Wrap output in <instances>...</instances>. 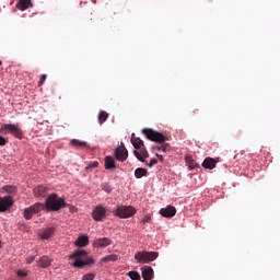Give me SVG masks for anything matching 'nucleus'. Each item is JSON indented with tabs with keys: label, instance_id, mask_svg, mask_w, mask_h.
Returning a JSON list of instances; mask_svg holds the SVG:
<instances>
[{
	"label": "nucleus",
	"instance_id": "32",
	"mask_svg": "<svg viewBox=\"0 0 280 280\" xmlns=\"http://www.w3.org/2000/svg\"><path fill=\"white\" fill-rule=\"evenodd\" d=\"M101 187H102L103 191H106V194H110V191H113V188L107 183L102 184Z\"/></svg>",
	"mask_w": 280,
	"mask_h": 280
},
{
	"label": "nucleus",
	"instance_id": "28",
	"mask_svg": "<svg viewBox=\"0 0 280 280\" xmlns=\"http://www.w3.org/2000/svg\"><path fill=\"white\" fill-rule=\"evenodd\" d=\"M1 189L4 194H16V186L13 185H5Z\"/></svg>",
	"mask_w": 280,
	"mask_h": 280
},
{
	"label": "nucleus",
	"instance_id": "23",
	"mask_svg": "<svg viewBox=\"0 0 280 280\" xmlns=\"http://www.w3.org/2000/svg\"><path fill=\"white\" fill-rule=\"evenodd\" d=\"M54 233H56V228H47L42 232L40 237L42 240H49L54 237Z\"/></svg>",
	"mask_w": 280,
	"mask_h": 280
},
{
	"label": "nucleus",
	"instance_id": "41",
	"mask_svg": "<svg viewBox=\"0 0 280 280\" xmlns=\"http://www.w3.org/2000/svg\"><path fill=\"white\" fill-rule=\"evenodd\" d=\"M1 65H3V62H2V61H0V67H1Z\"/></svg>",
	"mask_w": 280,
	"mask_h": 280
},
{
	"label": "nucleus",
	"instance_id": "34",
	"mask_svg": "<svg viewBox=\"0 0 280 280\" xmlns=\"http://www.w3.org/2000/svg\"><path fill=\"white\" fill-rule=\"evenodd\" d=\"M143 163H145V165H148V167H154V165H156V163H159V160L153 158V159H151L150 163H148L147 161Z\"/></svg>",
	"mask_w": 280,
	"mask_h": 280
},
{
	"label": "nucleus",
	"instance_id": "21",
	"mask_svg": "<svg viewBox=\"0 0 280 280\" xmlns=\"http://www.w3.org/2000/svg\"><path fill=\"white\" fill-rule=\"evenodd\" d=\"M131 143L136 150H141L145 148V144H143V140H141V138H135V133H132Z\"/></svg>",
	"mask_w": 280,
	"mask_h": 280
},
{
	"label": "nucleus",
	"instance_id": "4",
	"mask_svg": "<svg viewBox=\"0 0 280 280\" xmlns=\"http://www.w3.org/2000/svg\"><path fill=\"white\" fill-rule=\"evenodd\" d=\"M159 257V254L156 252H137L135 254V259L137 264H150V261H154Z\"/></svg>",
	"mask_w": 280,
	"mask_h": 280
},
{
	"label": "nucleus",
	"instance_id": "6",
	"mask_svg": "<svg viewBox=\"0 0 280 280\" xmlns=\"http://www.w3.org/2000/svg\"><path fill=\"white\" fill-rule=\"evenodd\" d=\"M0 132L2 135H8V132H10L11 135L15 136L16 139H23V131L19 127H16V125H2L0 128Z\"/></svg>",
	"mask_w": 280,
	"mask_h": 280
},
{
	"label": "nucleus",
	"instance_id": "1",
	"mask_svg": "<svg viewBox=\"0 0 280 280\" xmlns=\"http://www.w3.org/2000/svg\"><path fill=\"white\" fill-rule=\"evenodd\" d=\"M72 259L73 268H84V266H93L95 259L89 257V253L84 249H79L69 256Z\"/></svg>",
	"mask_w": 280,
	"mask_h": 280
},
{
	"label": "nucleus",
	"instance_id": "30",
	"mask_svg": "<svg viewBox=\"0 0 280 280\" xmlns=\"http://www.w3.org/2000/svg\"><path fill=\"white\" fill-rule=\"evenodd\" d=\"M128 276L131 280H141V276L137 271H129Z\"/></svg>",
	"mask_w": 280,
	"mask_h": 280
},
{
	"label": "nucleus",
	"instance_id": "22",
	"mask_svg": "<svg viewBox=\"0 0 280 280\" xmlns=\"http://www.w3.org/2000/svg\"><path fill=\"white\" fill-rule=\"evenodd\" d=\"M186 165L188 170H198V167H200V165H198V162H196V160H194L191 155L186 156Z\"/></svg>",
	"mask_w": 280,
	"mask_h": 280
},
{
	"label": "nucleus",
	"instance_id": "15",
	"mask_svg": "<svg viewBox=\"0 0 280 280\" xmlns=\"http://www.w3.org/2000/svg\"><path fill=\"white\" fill-rule=\"evenodd\" d=\"M154 277V270L150 266L142 267V279L152 280Z\"/></svg>",
	"mask_w": 280,
	"mask_h": 280
},
{
	"label": "nucleus",
	"instance_id": "11",
	"mask_svg": "<svg viewBox=\"0 0 280 280\" xmlns=\"http://www.w3.org/2000/svg\"><path fill=\"white\" fill-rule=\"evenodd\" d=\"M113 241L108 237L96 238L93 243L94 248H106V246H110Z\"/></svg>",
	"mask_w": 280,
	"mask_h": 280
},
{
	"label": "nucleus",
	"instance_id": "7",
	"mask_svg": "<svg viewBox=\"0 0 280 280\" xmlns=\"http://www.w3.org/2000/svg\"><path fill=\"white\" fill-rule=\"evenodd\" d=\"M45 209V203L36 202L35 205L24 209L23 217L25 220H32L36 213H40Z\"/></svg>",
	"mask_w": 280,
	"mask_h": 280
},
{
	"label": "nucleus",
	"instance_id": "18",
	"mask_svg": "<svg viewBox=\"0 0 280 280\" xmlns=\"http://www.w3.org/2000/svg\"><path fill=\"white\" fill-rule=\"evenodd\" d=\"M18 10L25 12L28 8H32V0H19L16 3Z\"/></svg>",
	"mask_w": 280,
	"mask_h": 280
},
{
	"label": "nucleus",
	"instance_id": "5",
	"mask_svg": "<svg viewBox=\"0 0 280 280\" xmlns=\"http://www.w3.org/2000/svg\"><path fill=\"white\" fill-rule=\"evenodd\" d=\"M114 215L117 218L126 219L132 218L137 213V209L132 206H118L116 210L113 211Z\"/></svg>",
	"mask_w": 280,
	"mask_h": 280
},
{
	"label": "nucleus",
	"instance_id": "42",
	"mask_svg": "<svg viewBox=\"0 0 280 280\" xmlns=\"http://www.w3.org/2000/svg\"><path fill=\"white\" fill-rule=\"evenodd\" d=\"M0 248H1V242H0Z\"/></svg>",
	"mask_w": 280,
	"mask_h": 280
},
{
	"label": "nucleus",
	"instance_id": "29",
	"mask_svg": "<svg viewBox=\"0 0 280 280\" xmlns=\"http://www.w3.org/2000/svg\"><path fill=\"white\" fill-rule=\"evenodd\" d=\"M106 119H108V113L102 110L98 114V122L102 125L104 124V121H106Z\"/></svg>",
	"mask_w": 280,
	"mask_h": 280
},
{
	"label": "nucleus",
	"instance_id": "14",
	"mask_svg": "<svg viewBox=\"0 0 280 280\" xmlns=\"http://www.w3.org/2000/svg\"><path fill=\"white\" fill-rule=\"evenodd\" d=\"M133 154H135L136 159H138V161H140L141 163H145V159H148V156H150L145 147H142V149H140V153H139V151L135 150Z\"/></svg>",
	"mask_w": 280,
	"mask_h": 280
},
{
	"label": "nucleus",
	"instance_id": "2",
	"mask_svg": "<svg viewBox=\"0 0 280 280\" xmlns=\"http://www.w3.org/2000/svg\"><path fill=\"white\" fill-rule=\"evenodd\" d=\"M65 207H67V202L56 194L48 196L44 205L46 211H60V209H65Z\"/></svg>",
	"mask_w": 280,
	"mask_h": 280
},
{
	"label": "nucleus",
	"instance_id": "27",
	"mask_svg": "<svg viewBox=\"0 0 280 280\" xmlns=\"http://www.w3.org/2000/svg\"><path fill=\"white\" fill-rule=\"evenodd\" d=\"M136 178H143V176H148V170L143 167H139L135 171Z\"/></svg>",
	"mask_w": 280,
	"mask_h": 280
},
{
	"label": "nucleus",
	"instance_id": "36",
	"mask_svg": "<svg viewBox=\"0 0 280 280\" xmlns=\"http://www.w3.org/2000/svg\"><path fill=\"white\" fill-rule=\"evenodd\" d=\"M45 80H47V74H42L38 82V86H43V84H45Z\"/></svg>",
	"mask_w": 280,
	"mask_h": 280
},
{
	"label": "nucleus",
	"instance_id": "8",
	"mask_svg": "<svg viewBox=\"0 0 280 280\" xmlns=\"http://www.w3.org/2000/svg\"><path fill=\"white\" fill-rule=\"evenodd\" d=\"M14 207V199L12 196L0 197V213H5Z\"/></svg>",
	"mask_w": 280,
	"mask_h": 280
},
{
	"label": "nucleus",
	"instance_id": "38",
	"mask_svg": "<svg viewBox=\"0 0 280 280\" xmlns=\"http://www.w3.org/2000/svg\"><path fill=\"white\" fill-rule=\"evenodd\" d=\"M5 143H8V140L5 138H3L2 136H0V145L3 147V145H5Z\"/></svg>",
	"mask_w": 280,
	"mask_h": 280
},
{
	"label": "nucleus",
	"instance_id": "19",
	"mask_svg": "<svg viewBox=\"0 0 280 280\" xmlns=\"http://www.w3.org/2000/svg\"><path fill=\"white\" fill-rule=\"evenodd\" d=\"M75 246H78L79 248H84L85 246H89V236L80 235L75 241Z\"/></svg>",
	"mask_w": 280,
	"mask_h": 280
},
{
	"label": "nucleus",
	"instance_id": "24",
	"mask_svg": "<svg viewBox=\"0 0 280 280\" xmlns=\"http://www.w3.org/2000/svg\"><path fill=\"white\" fill-rule=\"evenodd\" d=\"M70 144L73 145V148H78V149L89 148V144L86 143V141H81L78 139H72L70 141Z\"/></svg>",
	"mask_w": 280,
	"mask_h": 280
},
{
	"label": "nucleus",
	"instance_id": "33",
	"mask_svg": "<svg viewBox=\"0 0 280 280\" xmlns=\"http://www.w3.org/2000/svg\"><path fill=\"white\" fill-rule=\"evenodd\" d=\"M16 275H18V277H20L21 279H23V277H27V270H25V269H19V270L16 271Z\"/></svg>",
	"mask_w": 280,
	"mask_h": 280
},
{
	"label": "nucleus",
	"instance_id": "25",
	"mask_svg": "<svg viewBox=\"0 0 280 280\" xmlns=\"http://www.w3.org/2000/svg\"><path fill=\"white\" fill-rule=\"evenodd\" d=\"M119 259V256L117 254H110L101 259L103 264H109V261H117Z\"/></svg>",
	"mask_w": 280,
	"mask_h": 280
},
{
	"label": "nucleus",
	"instance_id": "17",
	"mask_svg": "<svg viewBox=\"0 0 280 280\" xmlns=\"http://www.w3.org/2000/svg\"><path fill=\"white\" fill-rule=\"evenodd\" d=\"M51 261L52 260L49 258V256H42L37 261V266L39 268H49V266H51Z\"/></svg>",
	"mask_w": 280,
	"mask_h": 280
},
{
	"label": "nucleus",
	"instance_id": "10",
	"mask_svg": "<svg viewBox=\"0 0 280 280\" xmlns=\"http://www.w3.org/2000/svg\"><path fill=\"white\" fill-rule=\"evenodd\" d=\"M92 218L95 222H102L106 218V208L102 206H96L92 211Z\"/></svg>",
	"mask_w": 280,
	"mask_h": 280
},
{
	"label": "nucleus",
	"instance_id": "3",
	"mask_svg": "<svg viewBox=\"0 0 280 280\" xmlns=\"http://www.w3.org/2000/svg\"><path fill=\"white\" fill-rule=\"evenodd\" d=\"M142 133L149 139V141H154L155 143H165L167 141V136L163 135V132L156 131L154 129L144 128L142 129Z\"/></svg>",
	"mask_w": 280,
	"mask_h": 280
},
{
	"label": "nucleus",
	"instance_id": "40",
	"mask_svg": "<svg viewBox=\"0 0 280 280\" xmlns=\"http://www.w3.org/2000/svg\"><path fill=\"white\" fill-rule=\"evenodd\" d=\"M158 159H161L163 161V155L156 154Z\"/></svg>",
	"mask_w": 280,
	"mask_h": 280
},
{
	"label": "nucleus",
	"instance_id": "39",
	"mask_svg": "<svg viewBox=\"0 0 280 280\" xmlns=\"http://www.w3.org/2000/svg\"><path fill=\"white\" fill-rule=\"evenodd\" d=\"M100 166V162H93L92 164H90V167H98Z\"/></svg>",
	"mask_w": 280,
	"mask_h": 280
},
{
	"label": "nucleus",
	"instance_id": "35",
	"mask_svg": "<svg viewBox=\"0 0 280 280\" xmlns=\"http://www.w3.org/2000/svg\"><path fill=\"white\" fill-rule=\"evenodd\" d=\"M95 279V273H86L82 277V280H93Z\"/></svg>",
	"mask_w": 280,
	"mask_h": 280
},
{
	"label": "nucleus",
	"instance_id": "13",
	"mask_svg": "<svg viewBox=\"0 0 280 280\" xmlns=\"http://www.w3.org/2000/svg\"><path fill=\"white\" fill-rule=\"evenodd\" d=\"M33 194L36 198H45L49 194V188L46 186H37L33 189Z\"/></svg>",
	"mask_w": 280,
	"mask_h": 280
},
{
	"label": "nucleus",
	"instance_id": "31",
	"mask_svg": "<svg viewBox=\"0 0 280 280\" xmlns=\"http://www.w3.org/2000/svg\"><path fill=\"white\" fill-rule=\"evenodd\" d=\"M152 222V217H150V214H147L144 215L142 219H141V223L142 224H150Z\"/></svg>",
	"mask_w": 280,
	"mask_h": 280
},
{
	"label": "nucleus",
	"instance_id": "9",
	"mask_svg": "<svg viewBox=\"0 0 280 280\" xmlns=\"http://www.w3.org/2000/svg\"><path fill=\"white\" fill-rule=\"evenodd\" d=\"M114 154L117 161H120V163H124V161H127L128 159V149H126L124 143H121L120 147L115 149Z\"/></svg>",
	"mask_w": 280,
	"mask_h": 280
},
{
	"label": "nucleus",
	"instance_id": "26",
	"mask_svg": "<svg viewBox=\"0 0 280 280\" xmlns=\"http://www.w3.org/2000/svg\"><path fill=\"white\" fill-rule=\"evenodd\" d=\"M155 150H158L159 152H170V150H172V147L170 145V143L162 142L155 147Z\"/></svg>",
	"mask_w": 280,
	"mask_h": 280
},
{
	"label": "nucleus",
	"instance_id": "16",
	"mask_svg": "<svg viewBox=\"0 0 280 280\" xmlns=\"http://www.w3.org/2000/svg\"><path fill=\"white\" fill-rule=\"evenodd\" d=\"M217 164H218V161H215V159L206 158L202 163V167H205L206 170H215Z\"/></svg>",
	"mask_w": 280,
	"mask_h": 280
},
{
	"label": "nucleus",
	"instance_id": "37",
	"mask_svg": "<svg viewBox=\"0 0 280 280\" xmlns=\"http://www.w3.org/2000/svg\"><path fill=\"white\" fill-rule=\"evenodd\" d=\"M35 259H36V256H30L26 258V264H28V265L33 264Z\"/></svg>",
	"mask_w": 280,
	"mask_h": 280
},
{
	"label": "nucleus",
	"instance_id": "20",
	"mask_svg": "<svg viewBox=\"0 0 280 280\" xmlns=\"http://www.w3.org/2000/svg\"><path fill=\"white\" fill-rule=\"evenodd\" d=\"M105 170H117L115 158L110 155L105 156Z\"/></svg>",
	"mask_w": 280,
	"mask_h": 280
},
{
	"label": "nucleus",
	"instance_id": "12",
	"mask_svg": "<svg viewBox=\"0 0 280 280\" xmlns=\"http://www.w3.org/2000/svg\"><path fill=\"white\" fill-rule=\"evenodd\" d=\"M160 214H162L163 218H174L176 215V208L174 206H167L160 210Z\"/></svg>",
	"mask_w": 280,
	"mask_h": 280
}]
</instances>
